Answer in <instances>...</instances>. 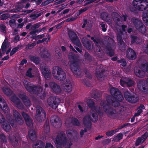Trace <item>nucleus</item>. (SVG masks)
<instances>
[{"label": "nucleus", "instance_id": "f257e3e1", "mask_svg": "<svg viewBox=\"0 0 148 148\" xmlns=\"http://www.w3.org/2000/svg\"><path fill=\"white\" fill-rule=\"evenodd\" d=\"M57 148H62V145L66 148H70L72 145L71 141L67 139L63 132L58 133L55 141Z\"/></svg>", "mask_w": 148, "mask_h": 148}, {"label": "nucleus", "instance_id": "f03ea898", "mask_svg": "<svg viewBox=\"0 0 148 148\" xmlns=\"http://www.w3.org/2000/svg\"><path fill=\"white\" fill-rule=\"evenodd\" d=\"M101 105L103 106V108L106 114L110 118L115 119L117 118L118 112L103 102L101 103Z\"/></svg>", "mask_w": 148, "mask_h": 148}, {"label": "nucleus", "instance_id": "7ed1b4c3", "mask_svg": "<svg viewBox=\"0 0 148 148\" xmlns=\"http://www.w3.org/2000/svg\"><path fill=\"white\" fill-rule=\"evenodd\" d=\"M132 3L134 7L137 10L143 11L148 7L147 0H134Z\"/></svg>", "mask_w": 148, "mask_h": 148}, {"label": "nucleus", "instance_id": "20e7f679", "mask_svg": "<svg viewBox=\"0 0 148 148\" xmlns=\"http://www.w3.org/2000/svg\"><path fill=\"white\" fill-rule=\"evenodd\" d=\"M53 75L55 78L60 81H63L66 78V74L60 67L56 66L53 67L52 71Z\"/></svg>", "mask_w": 148, "mask_h": 148}, {"label": "nucleus", "instance_id": "39448f33", "mask_svg": "<svg viewBox=\"0 0 148 148\" xmlns=\"http://www.w3.org/2000/svg\"><path fill=\"white\" fill-rule=\"evenodd\" d=\"M133 22L134 27L143 35L146 36L147 32L145 26L142 21L136 18L133 19Z\"/></svg>", "mask_w": 148, "mask_h": 148}, {"label": "nucleus", "instance_id": "423d86ee", "mask_svg": "<svg viewBox=\"0 0 148 148\" xmlns=\"http://www.w3.org/2000/svg\"><path fill=\"white\" fill-rule=\"evenodd\" d=\"M73 60L71 62L72 64L70 65L71 69L73 73L78 75H80L82 71L79 68V65L77 61V59L76 57L72 56Z\"/></svg>", "mask_w": 148, "mask_h": 148}, {"label": "nucleus", "instance_id": "0eeeda50", "mask_svg": "<svg viewBox=\"0 0 148 148\" xmlns=\"http://www.w3.org/2000/svg\"><path fill=\"white\" fill-rule=\"evenodd\" d=\"M124 95L125 99L129 102L134 103L138 101V98L136 95L127 90L124 92Z\"/></svg>", "mask_w": 148, "mask_h": 148}, {"label": "nucleus", "instance_id": "6e6552de", "mask_svg": "<svg viewBox=\"0 0 148 148\" xmlns=\"http://www.w3.org/2000/svg\"><path fill=\"white\" fill-rule=\"evenodd\" d=\"M35 118L39 122L44 121L46 119V114L45 110L40 106L36 108Z\"/></svg>", "mask_w": 148, "mask_h": 148}, {"label": "nucleus", "instance_id": "1a4fd4ad", "mask_svg": "<svg viewBox=\"0 0 148 148\" xmlns=\"http://www.w3.org/2000/svg\"><path fill=\"white\" fill-rule=\"evenodd\" d=\"M110 92L111 95L114 96L118 101L121 102L124 99L123 96L117 88L113 87L110 90Z\"/></svg>", "mask_w": 148, "mask_h": 148}, {"label": "nucleus", "instance_id": "9d476101", "mask_svg": "<svg viewBox=\"0 0 148 148\" xmlns=\"http://www.w3.org/2000/svg\"><path fill=\"white\" fill-rule=\"evenodd\" d=\"M60 101V99L57 97H51L47 100L49 106L54 109H56L58 107Z\"/></svg>", "mask_w": 148, "mask_h": 148}, {"label": "nucleus", "instance_id": "9b49d317", "mask_svg": "<svg viewBox=\"0 0 148 148\" xmlns=\"http://www.w3.org/2000/svg\"><path fill=\"white\" fill-rule=\"evenodd\" d=\"M138 87L139 90L144 92L145 94L148 93V78L146 80L142 79L140 80L137 83Z\"/></svg>", "mask_w": 148, "mask_h": 148}, {"label": "nucleus", "instance_id": "f8f14e48", "mask_svg": "<svg viewBox=\"0 0 148 148\" xmlns=\"http://www.w3.org/2000/svg\"><path fill=\"white\" fill-rule=\"evenodd\" d=\"M123 33L122 31H120L119 33L117 34V39L119 49L120 50L123 52L125 51L127 45L122 39V35Z\"/></svg>", "mask_w": 148, "mask_h": 148}, {"label": "nucleus", "instance_id": "ddd939ff", "mask_svg": "<svg viewBox=\"0 0 148 148\" xmlns=\"http://www.w3.org/2000/svg\"><path fill=\"white\" fill-rule=\"evenodd\" d=\"M68 34L69 38L73 43L77 45L79 47L81 46V43L78 40V37L75 32L70 30L68 32Z\"/></svg>", "mask_w": 148, "mask_h": 148}, {"label": "nucleus", "instance_id": "4468645a", "mask_svg": "<svg viewBox=\"0 0 148 148\" xmlns=\"http://www.w3.org/2000/svg\"><path fill=\"white\" fill-rule=\"evenodd\" d=\"M1 119H0V123L2 124L3 129L6 132H10L11 130V127L9 123L5 120L3 115H1Z\"/></svg>", "mask_w": 148, "mask_h": 148}, {"label": "nucleus", "instance_id": "2eb2a0df", "mask_svg": "<svg viewBox=\"0 0 148 148\" xmlns=\"http://www.w3.org/2000/svg\"><path fill=\"white\" fill-rule=\"evenodd\" d=\"M112 42L109 43L108 42L105 46L106 53L111 57L114 56L115 54L114 51L112 48L113 45V41H112Z\"/></svg>", "mask_w": 148, "mask_h": 148}, {"label": "nucleus", "instance_id": "dca6fc26", "mask_svg": "<svg viewBox=\"0 0 148 148\" xmlns=\"http://www.w3.org/2000/svg\"><path fill=\"white\" fill-rule=\"evenodd\" d=\"M11 100L14 105L18 108L22 109L23 108V106L21 103L19 99L15 95L12 96L10 98Z\"/></svg>", "mask_w": 148, "mask_h": 148}, {"label": "nucleus", "instance_id": "f3484780", "mask_svg": "<svg viewBox=\"0 0 148 148\" xmlns=\"http://www.w3.org/2000/svg\"><path fill=\"white\" fill-rule=\"evenodd\" d=\"M82 42L83 45L88 50H90L93 48L91 41L86 37L82 38Z\"/></svg>", "mask_w": 148, "mask_h": 148}, {"label": "nucleus", "instance_id": "a211bd4d", "mask_svg": "<svg viewBox=\"0 0 148 148\" xmlns=\"http://www.w3.org/2000/svg\"><path fill=\"white\" fill-rule=\"evenodd\" d=\"M42 90V89L40 86L33 85L29 88L27 91L31 94L38 95L40 94V92Z\"/></svg>", "mask_w": 148, "mask_h": 148}, {"label": "nucleus", "instance_id": "6ab92c4d", "mask_svg": "<svg viewBox=\"0 0 148 148\" xmlns=\"http://www.w3.org/2000/svg\"><path fill=\"white\" fill-rule=\"evenodd\" d=\"M13 114L15 118L16 122L19 125L23 124L24 120L18 112L16 110H13Z\"/></svg>", "mask_w": 148, "mask_h": 148}, {"label": "nucleus", "instance_id": "aec40b11", "mask_svg": "<svg viewBox=\"0 0 148 148\" xmlns=\"http://www.w3.org/2000/svg\"><path fill=\"white\" fill-rule=\"evenodd\" d=\"M19 97L21 99L24 105L26 107H29L31 105V101L29 97L24 94H20Z\"/></svg>", "mask_w": 148, "mask_h": 148}, {"label": "nucleus", "instance_id": "412c9836", "mask_svg": "<svg viewBox=\"0 0 148 148\" xmlns=\"http://www.w3.org/2000/svg\"><path fill=\"white\" fill-rule=\"evenodd\" d=\"M127 57L130 59L134 60L136 58V55L135 51L133 49L129 47L126 52Z\"/></svg>", "mask_w": 148, "mask_h": 148}, {"label": "nucleus", "instance_id": "4be33fe9", "mask_svg": "<svg viewBox=\"0 0 148 148\" xmlns=\"http://www.w3.org/2000/svg\"><path fill=\"white\" fill-rule=\"evenodd\" d=\"M134 71L136 75L138 77L143 78L145 75V71L141 70L140 68H138V67L135 66L134 67Z\"/></svg>", "mask_w": 148, "mask_h": 148}, {"label": "nucleus", "instance_id": "5701e85b", "mask_svg": "<svg viewBox=\"0 0 148 148\" xmlns=\"http://www.w3.org/2000/svg\"><path fill=\"white\" fill-rule=\"evenodd\" d=\"M42 73L45 79L47 80H49L51 79V73L50 70L46 66H44L41 70Z\"/></svg>", "mask_w": 148, "mask_h": 148}, {"label": "nucleus", "instance_id": "b1692460", "mask_svg": "<svg viewBox=\"0 0 148 148\" xmlns=\"http://www.w3.org/2000/svg\"><path fill=\"white\" fill-rule=\"evenodd\" d=\"M50 86L53 90V92L56 94L60 93L61 90L60 87L54 82L50 83Z\"/></svg>", "mask_w": 148, "mask_h": 148}, {"label": "nucleus", "instance_id": "393cba45", "mask_svg": "<svg viewBox=\"0 0 148 148\" xmlns=\"http://www.w3.org/2000/svg\"><path fill=\"white\" fill-rule=\"evenodd\" d=\"M91 117L89 115L85 116L83 119V123L85 127L88 128H90L92 125L91 122Z\"/></svg>", "mask_w": 148, "mask_h": 148}, {"label": "nucleus", "instance_id": "a878e982", "mask_svg": "<svg viewBox=\"0 0 148 148\" xmlns=\"http://www.w3.org/2000/svg\"><path fill=\"white\" fill-rule=\"evenodd\" d=\"M59 121V118L57 116L53 115L51 117L50 122L52 125L56 127Z\"/></svg>", "mask_w": 148, "mask_h": 148}, {"label": "nucleus", "instance_id": "bb28decb", "mask_svg": "<svg viewBox=\"0 0 148 148\" xmlns=\"http://www.w3.org/2000/svg\"><path fill=\"white\" fill-rule=\"evenodd\" d=\"M28 135L30 139L32 140H34L36 138V132L33 129H30L29 130Z\"/></svg>", "mask_w": 148, "mask_h": 148}, {"label": "nucleus", "instance_id": "cd10ccee", "mask_svg": "<svg viewBox=\"0 0 148 148\" xmlns=\"http://www.w3.org/2000/svg\"><path fill=\"white\" fill-rule=\"evenodd\" d=\"M30 60L32 62L36 64H38L40 63V59L39 58L36 56H30L29 57Z\"/></svg>", "mask_w": 148, "mask_h": 148}, {"label": "nucleus", "instance_id": "c85d7f7f", "mask_svg": "<svg viewBox=\"0 0 148 148\" xmlns=\"http://www.w3.org/2000/svg\"><path fill=\"white\" fill-rule=\"evenodd\" d=\"M92 97L96 99H97L100 97V95L98 93L97 90H92L90 92Z\"/></svg>", "mask_w": 148, "mask_h": 148}, {"label": "nucleus", "instance_id": "c756f323", "mask_svg": "<svg viewBox=\"0 0 148 148\" xmlns=\"http://www.w3.org/2000/svg\"><path fill=\"white\" fill-rule=\"evenodd\" d=\"M110 102H109L108 101V102L114 107L116 108L120 106V103L114 99H110Z\"/></svg>", "mask_w": 148, "mask_h": 148}, {"label": "nucleus", "instance_id": "7c9ffc66", "mask_svg": "<svg viewBox=\"0 0 148 148\" xmlns=\"http://www.w3.org/2000/svg\"><path fill=\"white\" fill-rule=\"evenodd\" d=\"M44 143L40 140H39L37 141L35 144L34 146H33V148H44Z\"/></svg>", "mask_w": 148, "mask_h": 148}, {"label": "nucleus", "instance_id": "2f4dec72", "mask_svg": "<svg viewBox=\"0 0 148 148\" xmlns=\"http://www.w3.org/2000/svg\"><path fill=\"white\" fill-rule=\"evenodd\" d=\"M3 93L8 96H10L13 93V91L8 87H3Z\"/></svg>", "mask_w": 148, "mask_h": 148}, {"label": "nucleus", "instance_id": "473e14b6", "mask_svg": "<svg viewBox=\"0 0 148 148\" xmlns=\"http://www.w3.org/2000/svg\"><path fill=\"white\" fill-rule=\"evenodd\" d=\"M7 142V139L5 135L3 134H0V147H2L4 143Z\"/></svg>", "mask_w": 148, "mask_h": 148}, {"label": "nucleus", "instance_id": "72a5a7b5", "mask_svg": "<svg viewBox=\"0 0 148 148\" xmlns=\"http://www.w3.org/2000/svg\"><path fill=\"white\" fill-rule=\"evenodd\" d=\"M87 102L88 107L89 108L94 109L95 108V103L92 99H88L87 100Z\"/></svg>", "mask_w": 148, "mask_h": 148}, {"label": "nucleus", "instance_id": "f704fd0d", "mask_svg": "<svg viewBox=\"0 0 148 148\" xmlns=\"http://www.w3.org/2000/svg\"><path fill=\"white\" fill-rule=\"evenodd\" d=\"M21 140L20 137H15V138L13 139H10V142L14 146H16L18 145V142Z\"/></svg>", "mask_w": 148, "mask_h": 148}, {"label": "nucleus", "instance_id": "c9c22d12", "mask_svg": "<svg viewBox=\"0 0 148 148\" xmlns=\"http://www.w3.org/2000/svg\"><path fill=\"white\" fill-rule=\"evenodd\" d=\"M127 78L124 77L121 78L120 80V85L123 87L126 86Z\"/></svg>", "mask_w": 148, "mask_h": 148}, {"label": "nucleus", "instance_id": "e433bc0d", "mask_svg": "<svg viewBox=\"0 0 148 148\" xmlns=\"http://www.w3.org/2000/svg\"><path fill=\"white\" fill-rule=\"evenodd\" d=\"M63 87H69V88H72V86L71 82L69 79H66L64 82Z\"/></svg>", "mask_w": 148, "mask_h": 148}, {"label": "nucleus", "instance_id": "4c0bfd02", "mask_svg": "<svg viewBox=\"0 0 148 148\" xmlns=\"http://www.w3.org/2000/svg\"><path fill=\"white\" fill-rule=\"evenodd\" d=\"M135 83L134 81L131 79L127 78L126 86L128 87H130L134 86Z\"/></svg>", "mask_w": 148, "mask_h": 148}, {"label": "nucleus", "instance_id": "58836bf2", "mask_svg": "<svg viewBox=\"0 0 148 148\" xmlns=\"http://www.w3.org/2000/svg\"><path fill=\"white\" fill-rule=\"evenodd\" d=\"M103 73L104 71L103 70H101V72L99 73L96 71L95 75L98 80H100L102 78L103 76Z\"/></svg>", "mask_w": 148, "mask_h": 148}, {"label": "nucleus", "instance_id": "ea45409f", "mask_svg": "<svg viewBox=\"0 0 148 148\" xmlns=\"http://www.w3.org/2000/svg\"><path fill=\"white\" fill-rule=\"evenodd\" d=\"M23 83L24 85L25 86V88L27 91L28 89H29V88L32 86L31 84V83L26 80H24V81H23Z\"/></svg>", "mask_w": 148, "mask_h": 148}, {"label": "nucleus", "instance_id": "a19ab883", "mask_svg": "<svg viewBox=\"0 0 148 148\" xmlns=\"http://www.w3.org/2000/svg\"><path fill=\"white\" fill-rule=\"evenodd\" d=\"M43 91V90L41 91L40 90V94L37 95L38 96L40 99L42 100H43L45 99L46 96V93Z\"/></svg>", "mask_w": 148, "mask_h": 148}, {"label": "nucleus", "instance_id": "79ce46f5", "mask_svg": "<svg viewBox=\"0 0 148 148\" xmlns=\"http://www.w3.org/2000/svg\"><path fill=\"white\" fill-rule=\"evenodd\" d=\"M71 122L74 125L79 126L80 125L79 121L75 118H73L72 119Z\"/></svg>", "mask_w": 148, "mask_h": 148}, {"label": "nucleus", "instance_id": "37998d69", "mask_svg": "<svg viewBox=\"0 0 148 148\" xmlns=\"http://www.w3.org/2000/svg\"><path fill=\"white\" fill-rule=\"evenodd\" d=\"M6 26L3 24H0V32L5 34L6 33Z\"/></svg>", "mask_w": 148, "mask_h": 148}, {"label": "nucleus", "instance_id": "c03bdc74", "mask_svg": "<svg viewBox=\"0 0 148 148\" xmlns=\"http://www.w3.org/2000/svg\"><path fill=\"white\" fill-rule=\"evenodd\" d=\"M41 23H37L34 24L32 25L31 26V30H34L36 29L39 28L41 25Z\"/></svg>", "mask_w": 148, "mask_h": 148}, {"label": "nucleus", "instance_id": "a18cd8bd", "mask_svg": "<svg viewBox=\"0 0 148 148\" xmlns=\"http://www.w3.org/2000/svg\"><path fill=\"white\" fill-rule=\"evenodd\" d=\"M36 45V43L35 42H33L30 44H28L26 46V49H31L33 48Z\"/></svg>", "mask_w": 148, "mask_h": 148}, {"label": "nucleus", "instance_id": "49530a36", "mask_svg": "<svg viewBox=\"0 0 148 148\" xmlns=\"http://www.w3.org/2000/svg\"><path fill=\"white\" fill-rule=\"evenodd\" d=\"M42 14V12H40V13L35 14H32L30 15H29V17L30 18H32L33 17H34V18H33V20H35L36 18H38Z\"/></svg>", "mask_w": 148, "mask_h": 148}, {"label": "nucleus", "instance_id": "de8ad7c7", "mask_svg": "<svg viewBox=\"0 0 148 148\" xmlns=\"http://www.w3.org/2000/svg\"><path fill=\"white\" fill-rule=\"evenodd\" d=\"M92 116V118H91V121L93 122H96L98 119V115L97 114L93 113Z\"/></svg>", "mask_w": 148, "mask_h": 148}, {"label": "nucleus", "instance_id": "09e8293b", "mask_svg": "<svg viewBox=\"0 0 148 148\" xmlns=\"http://www.w3.org/2000/svg\"><path fill=\"white\" fill-rule=\"evenodd\" d=\"M131 38L132 40L131 42L132 44H133L135 42H136L137 44L138 43L136 42V41H137V40L139 39V38L138 37H137L136 36L132 35L131 36Z\"/></svg>", "mask_w": 148, "mask_h": 148}, {"label": "nucleus", "instance_id": "8fccbe9b", "mask_svg": "<svg viewBox=\"0 0 148 148\" xmlns=\"http://www.w3.org/2000/svg\"><path fill=\"white\" fill-rule=\"evenodd\" d=\"M24 8V5L22 4L21 2L18 3L15 6V8L17 9L21 10Z\"/></svg>", "mask_w": 148, "mask_h": 148}, {"label": "nucleus", "instance_id": "3c124183", "mask_svg": "<svg viewBox=\"0 0 148 148\" xmlns=\"http://www.w3.org/2000/svg\"><path fill=\"white\" fill-rule=\"evenodd\" d=\"M22 115L24 118L25 121H26V120L30 118V116L27 114L26 113L24 112H22Z\"/></svg>", "mask_w": 148, "mask_h": 148}, {"label": "nucleus", "instance_id": "603ef678", "mask_svg": "<svg viewBox=\"0 0 148 148\" xmlns=\"http://www.w3.org/2000/svg\"><path fill=\"white\" fill-rule=\"evenodd\" d=\"M141 67L146 72L148 73V62L141 64Z\"/></svg>", "mask_w": 148, "mask_h": 148}, {"label": "nucleus", "instance_id": "864d4df0", "mask_svg": "<svg viewBox=\"0 0 148 148\" xmlns=\"http://www.w3.org/2000/svg\"><path fill=\"white\" fill-rule=\"evenodd\" d=\"M32 68H29V69L27 70L26 73V75L30 78L33 77L34 76L33 75L32 73Z\"/></svg>", "mask_w": 148, "mask_h": 148}, {"label": "nucleus", "instance_id": "5fc2aeb1", "mask_svg": "<svg viewBox=\"0 0 148 148\" xmlns=\"http://www.w3.org/2000/svg\"><path fill=\"white\" fill-rule=\"evenodd\" d=\"M19 46L14 48L12 50L10 53V56H12L19 49Z\"/></svg>", "mask_w": 148, "mask_h": 148}, {"label": "nucleus", "instance_id": "6e6d98bb", "mask_svg": "<svg viewBox=\"0 0 148 148\" xmlns=\"http://www.w3.org/2000/svg\"><path fill=\"white\" fill-rule=\"evenodd\" d=\"M26 124L29 127H32V121L30 118V119L25 121Z\"/></svg>", "mask_w": 148, "mask_h": 148}, {"label": "nucleus", "instance_id": "4d7b16f0", "mask_svg": "<svg viewBox=\"0 0 148 148\" xmlns=\"http://www.w3.org/2000/svg\"><path fill=\"white\" fill-rule=\"evenodd\" d=\"M123 137V134L121 133H119L117 134V136L114 137V140H115L116 138H118V140L119 141L120 140L122 139Z\"/></svg>", "mask_w": 148, "mask_h": 148}, {"label": "nucleus", "instance_id": "13d9d810", "mask_svg": "<svg viewBox=\"0 0 148 148\" xmlns=\"http://www.w3.org/2000/svg\"><path fill=\"white\" fill-rule=\"evenodd\" d=\"M101 15L103 16L104 19H105L107 21L110 22L112 21V18H109L108 19V17L109 16L107 14L106 15L105 13L103 14H101Z\"/></svg>", "mask_w": 148, "mask_h": 148}, {"label": "nucleus", "instance_id": "bf43d9fd", "mask_svg": "<svg viewBox=\"0 0 148 148\" xmlns=\"http://www.w3.org/2000/svg\"><path fill=\"white\" fill-rule=\"evenodd\" d=\"M89 8V7H85L83 9L81 8L79 10L78 15H79L82 14V13L87 11Z\"/></svg>", "mask_w": 148, "mask_h": 148}, {"label": "nucleus", "instance_id": "052dcab7", "mask_svg": "<svg viewBox=\"0 0 148 148\" xmlns=\"http://www.w3.org/2000/svg\"><path fill=\"white\" fill-rule=\"evenodd\" d=\"M142 139L141 137H138L136 140L135 143V146H137L139 145H140V144L142 143Z\"/></svg>", "mask_w": 148, "mask_h": 148}, {"label": "nucleus", "instance_id": "680f3d73", "mask_svg": "<svg viewBox=\"0 0 148 148\" xmlns=\"http://www.w3.org/2000/svg\"><path fill=\"white\" fill-rule=\"evenodd\" d=\"M100 25L102 27V31L103 32H105L107 30V25H106L105 24L103 23H101Z\"/></svg>", "mask_w": 148, "mask_h": 148}, {"label": "nucleus", "instance_id": "e2e57ef3", "mask_svg": "<svg viewBox=\"0 0 148 148\" xmlns=\"http://www.w3.org/2000/svg\"><path fill=\"white\" fill-rule=\"evenodd\" d=\"M49 54L47 51H45L42 53L41 55L42 57L43 58H48L49 56Z\"/></svg>", "mask_w": 148, "mask_h": 148}, {"label": "nucleus", "instance_id": "0e129e2a", "mask_svg": "<svg viewBox=\"0 0 148 148\" xmlns=\"http://www.w3.org/2000/svg\"><path fill=\"white\" fill-rule=\"evenodd\" d=\"M35 9H33L32 10H23L22 11V12H23V13L22 14L23 15H26L30 13L33 12Z\"/></svg>", "mask_w": 148, "mask_h": 148}, {"label": "nucleus", "instance_id": "69168bd1", "mask_svg": "<svg viewBox=\"0 0 148 148\" xmlns=\"http://www.w3.org/2000/svg\"><path fill=\"white\" fill-rule=\"evenodd\" d=\"M29 34L31 35L30 38L32 39V40L35 38V36L37 35V34L32 30L29 32Z\"/></svg>", "mask_w": 148, "mask_h": 148}, {"label": "nucleus", "instance_id": "338daca9", "mask_svg": "<svg viewBox=\"0 0 148 148\" xmlns=\"http://www.w3.org/2000/svg\"><path fill=\"white\" fill-rule=\"evenodd\" d=\"M148 136V132H145L143 135H142L141 138H142L143 140L142 143L145 141L147 139V138Z\"/></svg>", "mask_w": 148, "mask_h": 148}, {"label": "nucleus", "instance_id": "774afa93", "mask_svg": "<svg viewBox=\"0 0 148 148\" xmlns=\"http://www.w3.org/2000/svg\"><path fill=\"white\" fill-rule=\"evenodd\" d=\"M8 16L7 14H3L1 16L0 18L1 20H6L8 18Z\"/></svg>", "mask_w": 148, "mask_h": 148}]
</instances>
